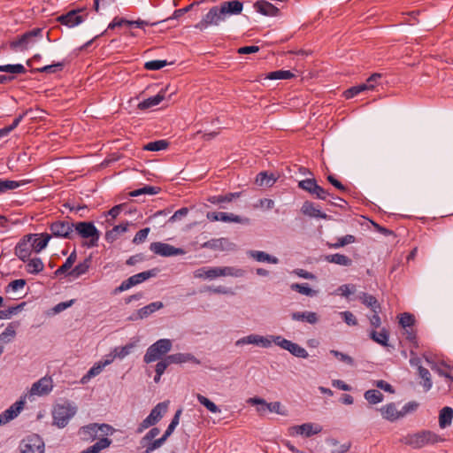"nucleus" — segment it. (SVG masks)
Instances as JSON below:
<instances>
[{"instance_id":"nucleus-1","label":"nucleus","mask_w":453,"mask_h":453,"mask_svg":"<svg viewBox=\"0 0 453 453\" xmlns=\"http://www.w3.org/2000/svg\"><path fill=\"white\" fill-rule=\"evenodd\" d=\"M242 9L243 3L238 0L222 2L219 5L212 6L195 27L203 31L211 26H219L227 15H238Z\"/></svg>"},{"instance_id":"nucleus-2","label":"nucleus","mask_w":453,"mask_h":453,"mask_svg":"<svg viewBox=\"0 0 453 453\" xmlns=\"http://www.w3.org/2000/svg\"><path fill=\"white\" fill-rule=\"evenodd\" d=\"M73 234L74 237L78 235L83 239H89L88 247H96L98 245L97 242L100 237V232L93 222H74Z\"/></svg>"},{"instance_id":"nucleus-3","label":"nucleus","mask_w":453,"mask_h":453,"mask_svg":"<svg viewBox=\"0 0 453 453\" xmlns=\"http://www.w3.org/2000/svg\"><path fill=\"white\" fill-rule=\"evenodd\" d=\"M440 441V436L429 430H424L419 433L408 434L403 441L413 449H420L428 444H434Z\"/></svg>"},{"instance_id":"nucleus-4","label":"nucleus","mask_w":453,"mask_h":453,"mask_svg":"<svg viewBox=\"0 0 453 453\" xmlns=\"http://www.w3.org/2000/svg\"><path fill=\"white\" fill-rule=\"evenodd\" d=\"M172 341L170 339H159L151 344L146 350L143 361L146 364L155 362L161 359L172 349Z\"/></svg>"},{"instance_id":"nucleus-5","label":"nucleus","mask_w":453,"mask_h":453,"mask_svg":"<svg viewBox=\"0 0 453 453\" xmlns=\"http://www.w3.org/2000/svg\"><path fill=\"white\" fill-rule=\"evenodd\" d=\"M42 37V29L36 27L10 42V48L15 51H24L27 50L30 45L34 44L37 39H41Z\"/></svg>"},{"instance_id":"nucleus-6","label":"nucleus","mask_w":453,"mask_h":453,"mask_svg":"<svg viewBox=\"0 0 453 453\" xmlns=\"http://www.w3.org/2000/svg\"><path fill=\"white\" fill-rule=\"evenodd\" d=\"M75 413L76 408L70 403L57 404L52 411L53 424L59 428H64Z\"/></svg>"},{"instance_id":"nucleus-7","label":"nucleus","mask_w":453,"mask_h":453,"mask_svg":"<svg viewBox=\"0 0 453 453\" xmlns=\"http://www.w3.org/2000/svg\"><path fill=\"white\" fill-rule=\"evenodd\" d=\"M158 269L153 268L148 271H144L142 273H139L137 274L130 276L126 280L122 281V283L113 289L112 294L118 295L123 291L128 290L134 286H136L150 278L155 277L157 274Z\"/></svg>"},{"instance_id":"nucleus-8","label":"nucleus","mask_w":453,"mask_h":453,"mask_svg":"<svg viewBox=\"0 0 453 453\" xmlns=\"http://www.w3.org/2000/svg\"><path fill=\"white\" fill-rule=\"evenodd\" d=\"M74 222L72 220H56L49 225L50 235L55 238L73 240Z\"/></svg>"},{"instance_id":"nucleus-9","label":"nucleus","mask_w":453,"mask_h":453,"mask_svg":"<svg viewBox=\"0 0 453 453\" xmlns=\"http://www.w3.org/2000/svg\"><path fill=\"white\" fill-rule=\"evenodd\" d=\"M167 403L162 402L157 403L150 411V413L144 418L136 429L137 434L142 433L145 429L156 425L164 416L167 411Z\"/></svg>"},{"instance_id":"nucleus-10","label":"nucleus","mask_w":453,"mask_h":453,"mask_svg":"<svg viewBox=\"0 0 453 453\" xmlns=\"http://www.w3.org/2000/svg\"><path fill=\"white\" fill-rule=\"evenodd\" d=\"M416 322L415 316L409 312H403L400 314L399 324L404 329L406 334V340L409 341L413 347L418 348L417 333L413 328Z\"/></svg>"},{"instance_id":"nucleus-11","label":"nucleus","mask_w":453,"mask_h":453,"mask_svg":"<svg viewBox=\"0 0 453 453\" xmlns=\"http://www.w3.org/2000/svg\"><path fill=\"white\" fill-rule=\"evenodd\" d=\"M37 236L36 234L24 235L16 244L14 254L23 262H27L30 257L33 249L32 240Z\"/></svg>"},{"instance_id":"nucleus-12","label":"nucleus","mask_w":453,"mask_h":453,"mask_svg":"<svg viewBox=\"0 0 453 453\" xmlns=\"http://www.w3.org/2000/svg\"><path fill=\"white\" fill-rule=\"evenodd\" d=\"M150 250L154 254L159 255L161 257H173L184 253L183 250L180 248H175L173 245L160 242H151L150 245Z\"/></svg>"},{"instance_id":"nucleus-13","label":"nucleus","mask_w":453,"mask_h":453,"mask_svg":"<svg viewBox=\"0 0 453 453\" xmlns=\"http://www.w3.org/2000/svg\"><path fill=\"white\" fill-rule=\"evenodd\" d=\"M203 248L212 250L215 251H225L235 250V244L231 242L227 238H214L202 244Z\"/></svg>"},{"instance_id":"nucleus-14","label":"nucleus","mask_w":453,"mask_h":453,"mask_svg":"<svg viewBox=\"0 0 453 453\" xmlns=\"http://www.w3.org/2000/svg\"><path fill=\"white\" fill-rule=\"evenodd\" d=\"M208 219L211 221H223V222H234V223H249L250 219L248 218H242L238 215H234L233 213L226 212H208L207 214Z\"/></svg>"},{"instance_id":"nucleus-15","label":"nucleus","mask_w":453,"mask_h":453,"mask_svg":"<svg viewBox=\"0 0 453 453\" xmlns=\"http://www.w3.org/2000/svg\"><path fill=\"white\" fill-rule=\"evenodd\" d=\"M53 388V383L50 377H42L35 382L30 389L32 395H48Z\"/></svg>"},{"instance_id":"nucleus-16","label":"nucleus","mask_w":453,"mask_h":453,"mask_svg":"<svg viewBox=\"0 0 453 453\" xmlns=\"http://www.w3.org/2000/svg\"><path fill=\"white\" fill-rule=\"evenodd\" d=\"M21 453H43V443L38 436L23 440L20 445Z\"/></svg>"},{"instance_id":"nucleus-17","label":"nucleus","mask_w":453,"mask_h":453,"mask_svg":"<svg viewBox=\"0 0 453 453\" xmlns=\"http://www.w3.org/2000/svg\"><path fill=\"white\" fill-rule=\"evenodd\" d=\"M25 402L19 400L12 404L7 410L0 414V426L5 425L15 418L23 409Z\"/></svg>"},{"instance_id":"nucleus-18","label":"nucleus","mask_w":453,"mask_h":453,"mask_svg":"<svg viewBox=\"0 0 453 453\" xmlns=\"http://www.w3.org/2000/svg\"><path fill=\"white\" fill-rule=\"evenodd\" d=\"M80 12L81 10H72L65 14L58 16L57 20L68 27H73L84 20V18L79 15Z\"/></svg>"},{"instance_id":"nucleus-19","label":"nucleus","mask_w":453,"mask_h":453,"mask_svg":"<svg viewBox=\"0 0 453 453\" xmlns=\"http://www.w3.org/2000/svg\"><path fill=\"white\" fill-rule=\"evenodd\" d=\"M244 344H254L262 346L264 348H268L272 344V341L266 337L258 335V334H250L248 336L240 338L236 341V346H242Z\"/></svg>"},{"instance_id":"nucleus-20","label":"nucleus","mask_w":453,"mask_h":453,"mask_svg":"<svg viewBox=\"0 0 453 453\" xmlns=\"http://www.w3.org/2000/svg\"><path fill=\"white\" fill-rule=\"evenodd\" d=\"M169 88V86L165 87V88H162L156 96H150L138 104V109L139 110H147L149 108H151L153 106H156L159 104L163 100H165L167 97V90Z\"/></svg>"},{"instance_id":"nucleus-21","label":"nucleus","mask_w":453,"mask_h":453,"mask_svg":"<svg viewBox=\"0 0 453 453\" xmlns=\"http://www.w3.org/2000/svg\"><path fill=\"white\" fill-rule=\"evenodd\" d=\"M164 304L162 302H153L150 304L139 309L135 314H133L129 319L131 320H137V319H143L145 318H148L150 315L154 313L155 311L160 310L163 308Z\"/></svg>"},{"instance_id":"nucleus-22","label":"nucleus","mask_w":453,"mask_h":453,"mask_svg":"<svg viewBox=\"0 0 453 453\" xmlns=\"http://www.w3.org/2000/svg\"><path fill=\"white\" fill-rule=\"evenodd\" d=\"M301 211L303 214L309 216L311 218H316V219H327L329 216L326 214L325 212L321 211L319 207H316L314 203L310 201H305L302 207Z\"/></svg>"},{"instance_id":"nucleus-23","label":"nucleus","mask_w":453,"mask_h":453,"mask_svg":"<svg viewBox=\"0 0 453 453\" xmlns=\"http://www.w3.org/2000/svg\"><path fill=\"white\" fill-rule=\"evenodd\" d=\"M256 11L265 16H277L280 12L279 8L266 0H258L254 4Z\"/></svg>"},{"instance_id":"nucleus-24","label":"nucleus","mask_w":453,"mask_h":453,"mask_svg":"<svg viewBox=\"0 0 453 453\" xmlns=\"http://www.w3.org/2000/svg\"><path fill=\"white\" fill-rule=\"evenodd\" d=\"M359 301L365 305L367 308L371 309L372 312H380V304L378 302L377 298L372 295H370L365 292H361L358 295Z\"/></svg>"},{"instance_id":"nucleus-25","label":"nucleus","mask_w":453,"mask_h":453,"mask_svg":"<svg viewBox=\"0 0 453 453\" xmlns=\"http://www.w3.org/2000/svg\"><path fill=\"white\" fill-rule=\"evenodd\" d=\"M380 411L383 418L391 422L397 420L402 418L401 411H397L396 406L394 403H388L380 409Z\"/></svg>"},{"instance_id":"nucleus-26","label":"nucleus","mask_w":453,"mask_h":453,"mask_svg":"<svg viewBox=\"0 0 453 453\" xmlns=\"http://www.w3.org/2000/svg\"><path fill=\"white\" fill-rule=\"evenodd\" d=\"M162 445L163 443L159 438L156 440H146V437L143 436L139 441L138 449L141 450L140 453H151Z\"/></svg>"},{"instance_id":"nucleus-27","label":"nucleus","mask_w":453,"mask_h":453,"mask_svg":"<svg viewBox=\"0 0 453 453\" xmlns=\"http://www.w3.org/2000/svg\"><path fill=\"white\" fill-rule=\"evenodd\" d=\"M296 434L304 435L305 437H311V435L317 434L321 432L322 428L319 425H314L311 423H305L301 426H296L294 427Z\"/></svg>"},{"instance_id":"nucleus-28","label":"nucleus","mask_w":453,"mask_h":453,"mask_svg":"<svg viewBox=\"0 0 453 453\" xmlns=\"http://www.w3.org/2000/svg\"><path fill=\"white\" fill-rule=\"evenodd\" d=\"M291 319L296 321H305L311 325L319 321V316L314 311H295L291 313Z\"/></svg>"},{"instance_id":"nucleus-29","label":"nucleus","mask_w":453,"mask_h":453,"mask_svg":"<svg viewBox=\"0 0 453 453\" xmlns=\"http://www.w3.org/2000/svg\"><path fill=\"white\" fill-rule=\"evenodd\" d=\"M97 429H100V427H98V424L92 423V424L82 426L80 429L79 433L83 440L94 441L98 436Z\"/></svg>"},{"instance_id":"nucleus-30","label":"nucleus","mask_w":453,"mask_h":453,"mask_svg":"<svg viewBox=\"0 0 453 453\" xmlns=\"http://www.w3.org/2000/svg\"><path fill=\"white\" fill-rule=\"evenodd\" d=\"M91 263L92 257L88 256L82 262L75 265L67 274L74 278H78L88 273L89 267L91 266Z\"/></svg>"},{"instance_id":"nucleus-31","label":"nucleus","mask_w":453,"mask_h":453,"mask_svg":"<svg viewBox=\"0 0 453 453\" xmlns=\"http://www.w3.org/2000/svg\"><path fill=\"white\" fill-rule=\"evenodd\" d=\"M249 403H250L252 404H256V405H263L271 412H275L278 414H284L280 411L281 404L280 402L266 403V401L263 398L254 397V398H250Z\"/></svg>"},{"instance_id":"nucleus-32","label":"nucleus","mask_w":453,"mask_h":453,"mask_svg":"<svg viewBox=\"0 0 453 453\" xmlns=\"http://www.w3.org/2000/svg\"><path fill=\"white\" fill-rule=\"evenodd\" d=\"M52 238V235H50L48 233H42L37 234V236L34 237L32 240L33 249L36 253H39L43 249L46 248L50 240Z\"/></svg>"},{"instance_id":"nucleus-33","label":"nucleus","mask_w":453,"mask_h":453,"mask_svg":"<svg viewBox=\"0 0 453 453\" xmlns=\"http://www.w3.org/2000/svg\"><path fill=\"white\" fill-rule=\"evenodd\" d=\"M369 336L376 343L384 347L388 346L389 332L388 329L382 328L380 332L372 330Z\"/></svg>"},{"instance_id":"nucleus-34","label":"nucleus","mask_w":453,"mask_h":453,"mask_svg":"<svg viewBox=\"0 0 453 453\" xmlns=\"http://www.w3.org/2000/svg\"><path fill=\"white\" fill-rule=\"evenodd\" d=\"M168 361L171 364H181L186 362H194L196 364H199L200 362L192 355L189 353H176L168 355Z\"/></svg>"},{"instance_id":"nucleus-35","label":"nucleus","mask_w":453,"mask_h":453,"mask_svg":"<svg viewBox=\"0 0 453 453\" xmlns=\"http://www.w3.org/2000/svg\"><path fill=\"white\" fill-rule=\"evenodd\" d=\"M453 418V409L446 406L440 411L439 414V426L441 428H445L451 425Z\"/></svg>"},{"instance_id":"nucleus-36","label":"nucleus","mask_w":453,"mask_h":453,"mask_svg":"<svg viewBox=\"0 0 453 453\" xmlns=\"http://www.w3.org/2000/svg\"><path fill=\"white\" fill-rule=\"evenodd\" d=\"M249 257L254 258L255 260L258 262H266L271 264H278L279 259L275 257H273L265 251H259V250H250L248 251Z\"/></svg>"},{"instance_id":"nucleus-37","label":"nucleus","mask_w":453,"mask_h":453,"mask_svg":"<svg viewBox=\"0 0 453 453\" xmlns=\"http://www.w3.org/2000/svg\"><path fill=\"white\" fill-rule=\"evenodd\" d=\"M325 259L328 263L336 264L342 266H350L352 265V260L349 257L340 253L327 255L326 256Z\"/></svg>"},{"instance_id":"nucleus-38","label":"nucleus","mask_w":453,"mask_h":453,"mask_svg":"<svg viewBox=\"0 0 453 453\" xmlns=\"http://www.w3.org/2000/svg\"><path fill=\"white\" fill-rule=\"evenodd\" d=\"M26 271L30 274H38L44 269V265L40 257H34L27 261Z\"/></svg>"},{"instance_id":"nucleus-39","label":"nucleus","mask_w":453,"mask_h":453,"mask_svg":"<svg viewBox=\"0 0 453 453\" xmlns=\"http://www.w3.org/2000/svg\"><path fill=\"white\" fill-rule=\"evenodd\" d=\"M76 259H77L76 250H73L71 252V254L69 255V257L66 258L65 263L55 271L54 274L56 276H60L67 272L69 273L70 269L73 267Z\"/></svg>"},{"instance_id":"nucleus-40","label":"nucleus","mask_w":453,"mask_h":453,"mask_svg":"<svg viewBox=\"0 0 453 453\" xmlns=\"http://www.w3.org/2000/svg\"><path fill=\"white\" fill-rule=\"evenodd\" d=\"M241 192L228 193L226 195L212 196L208 198V202L213 204H221L224 203H230L234 198H238L241 196Z\"/></svg>"},{"instance_id":"nucleus-41","label":"nucleus","mask_w":453,"mask_h":453,"mask_svg":"<svg viewBox=\"0 0 453 453\" xmlns=\"http://www.w3.org/2000/svg\"><path fill=\"white\" fill-rule=\"evenodd\" d=\"M127 222L126 224H119L118 226H115L112 229L106 232L105 240L108 242H113L118 239L120 234L127 232Z\"/></svg>"},{"instance_id":"nucleus-42","label":"nucleus","mask_w":453,"mask_h":453,"mask_svg":"<svg viewBox=\"0 0 453 453\" xmlns=\"http://www.w3.org/2000/svg\"><path fill=\"white\" fill-rule=\"evenodd\" d=\"M218 276H233L242 277L244 274V271L241 268L233 266L217 267Z\"/></svg>"},{"instance_id":"nucleus-43","label":"nucleus","mask_w":453,"mask_h":453,"mask_svg":"<svg viewBox=\"0 0 453 453\" xmlns=\"http://www.w3.org/2000/svg\"><path fill=\"white\" fill-rule=\"evenodd\" d=\"M276 181L273 174H268L267 172H261L257 175L256 183L260 186L272 187Z\"/></svg>"},{"instance_id":"nucleus-44","label":"nucleus","mask_w":453,"mask_h":453,"mask_svg":"<svg viewBox=\"0 0 453 453\" xmlns=\"http://www.w3.org/2000/svg\"><path fill=\"white\" fill-rule=\"evenodd\" d=\"M290 288L307 296L317 295V291L311 288L308 283H293L290 285Z\"/></svg>"},{"instance_id":"nucleus-45","label":"nucleus","mask_w":453,"mask_h":453,"mask_svg":"<svg viewBox=\"0 0 453 453\" xmlns=\"http://www.w3.org/2000/svg\"><path fill=\"white\" fill-rule=\"evenodd\" d=\"M365 399L371 404H376L383 401V394L377 389H369L365 392Z\"/></svg>"},{"instance_id":"nucleus-46","label":"nucleus","mask_w":453,"mask_h":453,"mask_svg":"<svg viewBox=\"0 0 453 453\" xmlns=\"http://www.w3.org/2000/svg\"><path fill=\"white\" fill-rule=\"evenodd\" d=\"M194 276L196 278H203V279H215L218 276L217 267H212L206 269L204 267L199 268L194 273Z\"/></svg>"},{"instance_id":"nucleus-47","label":"nucleus","mask_w":453,"mask_h":453,"mask_svg":"<svg viewBox=\"0 0 453 453\" xmlns=\"http://www.w3.org/2000/svg\"><path fill=\"white\" fill-rule=\"evenodd\" d=\"M168 146L169 142L166 140H157L148 142L143 146V150L149 151H159L167 149Z\"/></svg>"},{"instance_id":"nucleus-48","label":"nucleus","mask_w":453,"mask_h":453,"mask_svg":"<svg viewBox=\"0 0 453 453\" xmlns=\"http://www.w3.org/2000/svg\"><path fill=\"white\" fill-rule=\"evenodd\" d=\"M161 188L155 186H144L141 188L131 191L129 195L131 196H138L141 195H157L160 192Z\"/></svg>"},{"instance_id":"nucleus-49","label":"nucleus","mask_w":453,"mask_h":453,"mask_svg":"<svg viewBox=\"0 0 453 453\" xmlns=\"http://www.w3.org/2000/svg\"><path fill=\"white\" fill-rule=\"evenodd\" d=\"M418 375L419 377L423 380V388L425 389V391H428L430 390V388H432V380H431V374L429 372V371L423 367L422 365H418Z\"/></svg>"},{"instance_id":"nucleus-50","label":"nucleus","mask_w":453,"mask_h":453,"mask_svg":"<svg viewBox=\"0 0 453 453\" xmlns=\"http://www.w3.org/2000/svg\"><path fill=\"white\" fill-rule=\"evenodd\" d=\"M293 77H295V74L288 70H277L266 75V79L269 80H289Z\"/></svg>"},{"instance_id":"nucleus-51","label":"nucleus","mask_w":453,"mask_h":453,"mask_svg":"<svg viewBox=\"0 0 453 453\" xmlns=\"http://www.w3.org/2000/svg\"><path fill=\"white\" fill-rule=\"evenodd\" d=\"M196 399L200 404L203 405L211 413L220 412V409L210 399L201 394H196Z\"/></svg>"},{"instance_id":"nucleus-52","label":"nucleus","mask_w":453,"mask_h":453,"mask_svg":"<svg viewBox=\"0 0 453 453\" xmlns=\"http://www.w3.org/2000/svg\"><path fill=\"white\" fill-rule=\"evenodd\" d=\"M0 72L12 73V74H20L26 73L27 70L21 64H14V65H0Z\"/></svg>"},{"instance_id":"nucleus-53","label":"nucleus","mask_w":453,"mask_h":453,"mask_svg":"<svg viewBox=\"0 0 453 453\" xmlns=\"http://www.w3.org/2000/svg\"><path fill=\"white\" fill-rule=\"evenodd\" d=\"M356 242V237L352 234H346L345 236L338 238V241L335 243H327L329 248L332 249H339L344 247L348 244L354 243Z\"/></svg>"},{"instance_id":"nucleus-54","label":"nucleus","mask_w":453,"mask_h":453,"mask_svg":"<svg viewBox=\"0 0 453 453\" xmlns=\"http://www.w3.org/2000/svg\"><path fill=\"white\" fill-rule=\"evenodd\" d=\"M65 65V60L61 62H58L52 65H48L40 68H36L35 72L38 73H54L58 71H62Z\"/></svg>"},{"instance_id":"nucleus-55","label":"nucleus","mask_w":453,"mask_h":453,"mask_svg":"<svg viewBox=\"0 0 453 453\" xmlns=\"http://www.w3.org/2000/svg\"><path fill=\"white\" fill-rule=\"evenodd\" d=\"M16 335L15 326L9 324L7 327L0 334V342H10Z\"/></svg>"},{"instance_id":"nucleus-56","label":"nucleus","mask_w":453,"mask_h":453,"mask_svg":"<svg viewBox=\"0 0 453 453\" xmlns=\"http://www.w3.org/2000/svg\"><path fill=\"white\" fill-rule=\"evenodd\" d=\"M112 359H107L104 362H99L97 364H96L94 366H92L89 371L88 372L87 375L83 378L85 379L86 377L88 378H90V377H94V376H96L97 374H99L103 368L107 365H110L111 362H112Z\"/></svg>"},{"instance_id":"nucleus-57","label":"nucleus","mask_w":453,"mask_h":453,"mask_svg":"<svg viewBox=\"0 0 453 453\" xmlns=\"http://www.w3.org/2000/svg\"><path fill=\"white\" fill-rule=\"evenodd\" d=\"M20 182L11 180H0V195L9 190H13L20 187Z\"/></svg>"},{"instance_id":"nucleus-58","label":"nucleus","mask_w":453,"mask_h":453,"mask_svg":"<svg viewBox=\"0 0 453 453\" xmlns=\"http://www.w3.org/2000/svg\"><path fill=\"white\" fill-rule=\"evenodd\" d=\"M368 90L367 86L365 83L357 86H353L344 91L343 95L347 99L352 98L363 91Z\"/></svg>"},{"instance_id":"nucleus-59","label":"nucleus","mask_w":453,"mask_h":453,"mask_svg":"<svg viewBox=\"0 0 453 453\" xmlns=\"http://www.w3.org/2000/svg\"><path fill=\"white\" fill-rule=\"evenodd\" d=\"M170 64L171 63H168L166 60H150L144 64V68L150 71H156L160 70Z\"/></svg>"},{"instance_id":"nucleus-60","label":"nucleus","mask_w":453,"mask_h":453,"mask_svg":"<svg viewBox=\"0 0 453 453\" xmlns=\"http://www.w3.org/2000/svg\"><path fill=\"white\" fill-rule=\"evenodd\" d=\"M288 351H289L293 356L296 357L307 358L309 356L307 350L295 342L291 344Z\"/></svg>"},{"instance_id":"nucleus-61","label":"nucleus","mask_w":453,"mask_h":453,"mask_svg":"<svg viewBox=\"0 0 453 453\" xmlns=\"http://www.w3.org/2000/svg\"><path fill=\"white\" fill-rule=\"evenodd\" d=\"M318 185L317 181L315 179H304L303 180H300L298 182V187L305 191H307L308 193H311L312 191H314L315 189V187Z\"/></svg>"},{"instance_id":"nucleus-62","label":"nucleus","mask_w":453,"mask_h":453,"mask_svg":"<svg viewBox=\"0 0 453 453\" xmlns=\"http://www.w3.org/2000/svg\"><path fill=\"white\" fill-rule=\"evenodd\" d=\"M26 284L27 281L24 279L14 280L5 287L4 290L6 293H9L10 291H17L23 288Z\"/></svg>"},{"instance_id":"nucleus-63","label":"nucleus","mask_w":453,"mask_h":453,"mask_svg":"<svg viewBox=\"0 0 453 453\" xmlns=\"http://www.w3.org/2000/svg\"><path fill=\"white\" fill-rule=\"evenodd\" d=\"M133 347H134V345L130 343V344H127L126 346L115 348L113 350V353H114L113 358L114 357H119V358L125 357L126 356H127L130 353Z\"/></svg>"},{"instance_id":"nucleus-64","label":"nucleus","mask_w":453,"mask_h":453,"mask_svg":"<svg viewBox=\"0 0 453 453\" xmlns=\"http://www.w3.org/2000/svg\"><path fill=\"white\" fill-rule=\"evenodd\" d=\"M342 319L348 326H357V319L356 316L349 311H342L340 313Z\"/></svg>"}]
</instances>
